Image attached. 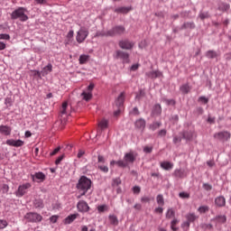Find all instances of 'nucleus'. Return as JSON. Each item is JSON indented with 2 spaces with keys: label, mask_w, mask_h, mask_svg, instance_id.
<instances>
[{
  "label": "nucleus",
  "mask_w": 231,
  "mask_h": 231,
  "mask_svg": "<svg viewBox=\"0 0 231 231\" xmlns=\"http://www.w3.org/2000/svg\"><path fill=\"white\" fill-rule=\"evenodd\" d=\"M109 121L106 119H102L98 124V127H100V129H107Z\"/></svg>",
  "instance_id": "obj_36"
},
{
  "label": "nucleus",
  "mask_w": 231,
  "mask_h": 231,
  "mask_svg": "<svg viewBox=\"0 0 231 231\" xmlns=\"http://www.w3.org/2000/svg\"><path fill=\"white\" fill-rule=\"evenodd\" d=\"M97 211L99 212V214H102L104 212H107V210H109V207L106 204L103 205H99L97 206Z\"/></svg>",
  "instance_id": "obj_35"
},
{
  "label": "nucleus",
  "mask_w": 231,
  "mask_h": 231,
  "mask_svg": "<svg viewBox=\"0 0 231 231\" xmlns=\"http://www.w3.org/2000/svg\"><path fill=\"white\" fill-rule=\"evenodd\" d=\"M215 205L217 207H225L226 205V199L223 196L217 197L215 199Z\"/></svg>",
  "instance_id": "obj_20"
},
{
  "label": "nucleus",
  "mask_w": 231,
  "mask_h": 231,
  "mask_svg": "<svg viewBox=\"0 0 231 231\" xmlns=\"http://www.w3.org/2000/svg\"><path fill=\"white\" fill-rule=\"evenodd\" d=\"M120 183H122V180H120V179L117 178V179L113 180L112 185H113V187H118V185H120Z\"/></svg>",
  "instance_id": "obj_52"
},
{
  "label": "nucleus",
  "mask_w": 231,
  "mask_h": 231,
  "mask_svg": "<svg viewBox=\"0 0 231 231\" xmlns=\"http://www.w3.org/2000/svg\"><path fill=\"white\" fill-rule=\"evenodd\" d=\"M131 11L129 7H118L115 9L116 14H128Z\"/></svg>",
  "instance_id": "obj_29"
},
{
  "label": "nucleus",
  "mask_w": 231,
  "mask_h": 231,
  "mask_svg": "<svg viewBox=\"0 0 231 231\" xmlns=\"http://www.w3.org/2000/svg\"><path fill=\"white\" fill-rule=\"evenodd\" d=\"M59 151H60V147L55 148V149L51 152V156H55V154H57V152H59Z\"/></svg>",
  "instance_id": "obj_63"
},
{
  "label": "nucleus",
  "mask_w": 231,
  "mask_h": 231,
  "mask_svg": "<svg viewBox=\"0 0 231 231\" xmlns=\"http://www.w3.org/2000/svg\"><path fill=\"white\" fill-rule=\"evenodd\" d=\"M119 47L122 50H133L134 47V42L129 40H122L119 42Z\"/></svg>",
  "instance_id": "obj_10"
},
{
  "label": "nucleus",
  "mask_w": 231,
  "mask_h": 231,
  "mask_svg": "<svg viewBox=\"0 0 231 231\" xmlns=\"http://www.w3.org/2000/svg\"><path fill=\"white\" fill-rule=\"evenodd\" d=\"M24 219H26L28 223H41V221H42V216L35 212H29L24 216Z\"/></svg>",
  "instance_id": "obj_6"
},
{
  "label": "nucleus",
  "mask_w": 231,
  "mask_h": 231,
  "mask_svg": "<svg viewBox=\"0 0 231 231\" xmlns=\"http://www.w3.org/2000/svg\"><path fill=\"white\" fill-rule=\"evenodd\" d=\"M166 135H167V130L165 129H162L158 133V136H160L161 138H163V136H166Z\"/></svg>",
  "instance_id": "obj_54"
},
{
  "label": "nucleus",
  "mask_w": 231,
  "mask_h": 231,
  "mask_svg": "<svg viewBox=\"0 0 231 231\" xmlns=\"http://www.w3.org/2000/svg\"><path fill=\"white\" fill-rule=\"evenodd\" d=\"M179 198H181V199H189V198H190V193L182 191L179 193Z\"/></svg>",
  "instance_id": "obj_45"
},
{
  "label": "nucleus",
  "mask_w": 231,
  "mask_h": 231,
  "mask_svg": "<svg viewBox=\"0 0 231 231\" xmlns=\"http://www.w3.org/2000/svg\"><path fill=\"white\" fill-rule=\"evenodd\" d=\"M156 201L160 207H163V205H165V200L163 199V195H158L156 198Z\"/></svg>",
  "instance_id": "obj_40"
},
{
  "label": "nucleus",
  "mask_w": 231,
  "mask_h": 231,
  "mask_svg": "<svg viewBox=\"0 0 231 231\" xmlns=\"http://www.w3.org/2000/svg\"><path fill=\"white\" fill-rule=\"evenodd\" d=\"M0 41H10V34L0 33Z\"/></svg>",
  "instance_id": "obj_48"
},
{
  "label": "nucleus",
  "mask_w": 231,
  "mask_h": 231,
  "mask_svg": "<svg viewBox=\"0 0 231 231\" xmlns=\"http://www.w3.org/2000/svg\"><path fill=\"white\" fill-rule=\"evenodd\" d=\"M108 33H109V31L108 32L98 31L96 32L95 37H107V35H109Z\"/></svg>",
  "instance_id": "obj_42"
},
{
  "label": "nucleus",
  "mask_w": 231,
  "mask_h": 231,
  "mask_svg": "<svg viewBox=\"0 0 231 231\" xmlns=\"http://www.w3.org/2000/svg\"><path fill=\"white\" fill-rule=\"evenodd\" d=\"M143 152L146 154H151V152H152V146H144Z\"/></svg>",
  "instance_id": "obj_49"
},
{
  "label": "nucleus",
  "mask_w": 231,
  "mask_h": 231,
  "mask_svg": "<svg viewBox=\"0 0 231 231\" xmlns=\"http://www.w3.org/2000/svg\"><path fill=\"white\" fill-rule=\"evenodd\" d=\"M152 115H162V106L155 105L152 110Z\"/></svg>",
  "instance_id": "obj_39"
},
{
  "label": "nucleus",
  "mask_w": 231,
  "mask_h": 231,
  "mask_svg": "<svg viewBox=\"0 0 231 231\" xmlns=\"http://www.w3.org/2000/svg\"><path fill=\"white\" fill-rule=\"evenodd\" d=\"M32 187V184H30V182L22 184L18 187L17 191L15 192V195L17 196V198H23V196L24 194H26V191L28 190V189H30Z\"/></svg>",
  "instance_id": "obj_7"
},
{
  "label": "nucleus",
  "mask_w": 231,
  "mask_h": 231,
  "mask_svg": "<svg viewBox=\"0 0 231 231\" xmlns=\"http://www.w3.org/2000/svg\"><path fill=\"white\" fill-rule=\"evenodd\" d=\"M213 138H215L217 142H221L222 143H225L226 142H230L231 134L229 131L223 130V131L215 133L213 135Z\"/></svg>",
  "instance_id": "obj_4"
},
{
  "label": "nucleus",
  "mask_w": 231,
  "mask_h": 231,
  "mask_svg": "<svg viewBox=\"0 0 231 231\" xmlns=\"http://www.w3.org/2000/svg\"><path fill=\"white\" fill-rule=\"evenodd\" d=\"M174 178H179L180 180H183V178H187V171L183 169H176L173 171Z\"/></svg>",
  "instance_id": "obj_14"
},
{
  "label": "nucleus",
  "mask_w": 231,
  "mask_h": 231,
  "mask_svg": "<svg viewBox=\"0 0 231 231\" xmlns=\"http://www.w3.org/2000/svg\"><path fill=\"white\" fill-rule=\"evenodd\" d=\"M77 208L79 212H82V213L89 212V205H88V202L84 200H79L78 202Z\"/></svg>",
  "instance_id": "obj_11"
},
{
  "label": "nucleus",
  "mask_w": 231,
  "mask_h": 231,
  "mask_svg": "<svg viewBox=\"0 0 231 231\" xmlns=\"http://www.w3.org/2000/svg\"><path fill=\"white\" fill-rule=\"evenodd\" d=\"M132 115H135L136 116H138V115H140V111L138 110V107H134L133 110L131 111Z\"/></svg>",
  "instance_id": "obj_59"
},
{
  "label": "nucleus",
  "mask_w": 231,
  "mask_h": 231,
  "mask_svg": "<svg viewBox=\"0 0 231 231\" xmlns=\"http://www.w3.org/2000/svg\"><path fill=\"white\" fill-rule=\"evenodd\" d=\"M122 113V107H117V110L114 112V116H118Z\"/></svg>",
  "instance_id": "obj_64"
},
{
  "label": "nucleus",
  "mask_w": 231,
  "mask_h": 231,
  "mask_svg": "<svg viewBox=\"0 0 231 231\" xmlns=\"http://www.w3.org/2000/svg\"><path fill=\"white\" fill-rule=\"evenodd\" d=\"M197 218H198V217H196V214H194V213H189L188 215H186V219L189 223H194Z\"/></svg>",
  "instance_id": "obj_32"
},
{
  "label": "nucleus",
  "mask_w": 231,
  "mask_h": 231,
  "mask_svg": "<svg viewBox=\"0 0 231 231\" xmlns=\"http://www.w3.org/2000/svg\"><path fill=\"white\" fill-rule=\"evenodd\" d=\"M77 217H79V213L69 215L64 219V225H71V223H73V221H75V219H77Z\"/></svg>",
  "instance_id": "obj_19"
},
{
  "label": "nucleus",
  "mask_w": 231,
  "mask_h": 231,
  "mask_svg": "<svg viewBox=\"0 0 231 231\" xmlns=\"http://www.w3.org/2000/svg\"><path fill=\"white\" fill-rule=\"evenodd\" d=\"M176 216V212H174V209L172 208H168L166 212V218L171 219V217H174Z\"/></svg>",
  "instance_id": "obj_37"
},
{
  "label": "nucleus",
  "mask_w": 231,
  "mask_h": 231,
  "mask_svg": "<svg viewBox=\"0 0 231 231\" xmlns=\"http://www.w3.org/2000/svg\"><path fill=\"white\" fill-rule=\"evenodd\" d=\"M161 169H163V171H171V169L174 168V163L169 162V161H164L160 163Z\"/></svg>",
  "instance_id": "obj_16"
},
{
  "label": "nucleus",
  "mask_w": 231,
  "mask_h": 231,
  "mask_svg": "<svg viewBox=\"0 0 231 231\" xmlns=\"http://www.w3.org/2000/svg\"><path fill=\"white\" fill-rule=\"evenodd\" d=\"M125 100V92H122L116 99V107H123Z\"/></svg>",
  "instance_id": "obj_17"
},
{
  "label": "nucleus",
  "mask_w": 231,
  "mask_h": 231,
  "mask_svg": "<svg viewBox=\"0 0 231 231\" xmlns=\"http://www.w3.org/2000/svg\"><path fill=\"white\" fill-rule=\"evenodd\" d=\"M199 17L201 19V21H205V19H208V17H210V14L208 12H200Z\"/></svg>",
  "instance_id": "obj_43"
},
{
  "label": "nucleus",
  "mask_w": 231,
  "mask_h": 231,
  "mask_svg": "<svg viewBox=\"0 0 231 231\" xmlns=\"http://www.w3.org/2000/svg\"><path fill=\"white\" fill-rule=\"evenodd\" d=\"M82 100H85L86 102H89L93 98V93L87 92L86 90H83V92L80 95Z\"/></svg>",
  "instance_id": "obj_21"
},
{
  "label": "nucleus",
  "mask_w": 231,
  "mask_h": 231,
  "mask_svg": "<svg viewBox=\"0 0 231 231\" xmlns=\"http://www.w3.org/2000/svg\"><path fill=\"white\" fill-rule=\"evenodd\" d=\"M199 102H202V104H208V98L205 96H201L199 97Z\"/></svg>",
  "instance_id": "obj_51"
},
{
  "label": "nucleus",
  "mask_w": 231,
  "mask_h": 231,
  "mask_svg": "<svg viewBox=\"0 0 231 231\" xmlns=\"http://www.w3.org/2000/svg\"><path fill=\"white\" fill-rule=\"evenodd\" d=\"M89 35V31L86 29V27H80V29L77 32L76 41L79 44L84 42L88 36Z\"/></svg>",
  "instance_id": "obj_5"
},
{
  "label": "nucleus",
  "mask_w": 231,
  "mask_h": 231,
  "mask_svg": "<svg viewBox=\"0 0 231 231\" xmlns=\"http://www.w3.org/2000/svg\"><path fill=\"white\" fill-rule=\"evenodd\" d=\"M160 127H162V122H154L150 125L149 129H151V131H156V129H160Z\"/></svg>",
  "instance_id": "obj_34"
},
{
  "label": "nucleus",
  "mask_w": 231,
  "mask_h": 231,
  "mask_svg": "<svg viewBox=\"0 0 231 231\" xmlns=\"http://www.w3.org/2000/svg\"><path fill=\"white\" fill-rule=\"evenodd\" d=\"M213 221L218 223V225H223L226 223V216L225 215H218L213 218Z\"/></svg>",
  "instance_id": "obj_23"
},
{
  "label": "nucleus",
  "mask_w": 231,
  "mask_h": 231,
  "mask_svg": "<svg viewBox=\"0 0 231 231\" xmlns=\"http://www.w3.org/2000/svg\"><path fill=\"white\" fill-rule=\"evenodd\" d=\"M116 59H120L123 62H129V53L124 51H116Z\"/></svg>",
  "instance_id": "obj_12"
},
{
  "label": "nucleus",
  "mask_w": 231,
  "mask_h": 231,
  "mask_svg": "<svg viewBox=\"0 0 231 231\" xmlns=\"http://www.w3.org/2000/svg\"><path fill=\"white\" fill-rule=\"evenodd\" d=\"M182 138L184 140H188V141L192 140V138H194V132H192V131L183 132L182 133Z\"/></svg>",
  "instance_id": "obj_26"
},
{
  "label": "nucleus",
  "mask_w": 231,
  "mask_h": 231,
  "mask_svg": "<svg viewBox=\"0 0 231 231\" xmlns=\"http://www.w3.org/2000/svg\"><path fill=\"white\" fill-rule=\"evenodd\" d=\"M141 190H142V189L140 188V186H134L133 188L134 194H140Z\"/></svg>",
  "instance_id": "obj_56"
},
{
  "label": "nucleus",
  "mask_w": 231,
  "mask_h": 231,
  "mask_svg": "<svg viewBox=\"0 0 231 231\" xmlns=\"http://www.w3.org/2000/svg\"><path fill=\"white\" fill-rule=\"evenodd\" d=\"M6 145H10L11 147H23V145H24V142L20 139L18 140L8 139L6 141Z\"/></svg>",
  "instance_id": "obj_13"
},
{
  "label": "nucleus",
  "mask_w": 231,
  "mask_h": 231,
  "mask_svg": "<svg viewBox=\"0 0 231 231\" xmlns=\"http://www.w3.org/2000/svg\"><path fill=\"white\" fill-rule=\"evenodd\" d=\"M53 71V65L51 63H49L47 66H45L42 70V77H46L49 73H51Z\"/></svg>",
  "instance_id": "obj_22"
},
{
  "label": "nucleus",
  "mask_w": 231,
  "mask_h": 231,
  "mask_svg": "<svg viewBox=\"0 0 231 231\" xmlns=\"http://www.w3.org/2000/svg\"><path fill=\"white\" fill-rule=\"evenodd\" d=\"M208 210H209L208 206H200L198 208V212H199V214H205L206 212H208Z\"/></svg>",
  "instance_id": "obj_44"
},
{
  "label": "nucleus",
  "mask_w": 231,
  "mask_h": 231,
  "mask_svg": "<svg viewBox=\"0 0 231 231\" xmlns=\"http://www.w3.org/2000/svg\"><path fill=\"white\" fill-rule=\"evenodd\" d=\"M10 190V187L7 184H3L2 186V192L5 194Z\"/></svg>",
  "instance_id": "obj_57"
},
{
  "label": "nucleus",
  "mask_w": 231,
  "mask_h": 231,
  "mask_svg": "<svg viewBox=\"0 0 231 231\" xmlns=\"http://www.w3.org/2000/svg\"><path fill=\"white\" fill-rule=\"evenodd\" d=\"M217 56H218V54L216 51H208L206 52V57L208 59H216Z\"/></svg>",
  "instance_id": "obj_30"
},
{
  "label": "nucleus",
  "mask_w": 231,
  "mask_h": 231,
  "mask_svg": "<svg viewBox=\"0 0 231 231\" xmlns=\"http://www.w3.org/2000/svg\"><path fill=\"white\" fill-rule=\"evenodd\" d=\"M194 30L196 28V24L193 22H187L184 23L181 26V30H187V29Z\"/></svg>",
  "instance_id": "obj_25"
},
{
  "label": "nucleus",
  "mask_w": 231,
  "mask_h": 231,
  "mask_svg": "<svg viewBox=\"0 0 231 231\" xmlns=\"http://www.w3.org/2000/svg\"><path fill=\"white\" fill-rule=\"evenodd\" d=\"M180 91H181V93H183L184 95H187L189 91H190V86H189V84H184L180 86Z\"/></svg>",
  "instance_id": "obj_33"
},
{
  "label": "nucleus",
  "mask_w": 231,
  "mask_h": 231,
  "mask_svg": "<svg viewBox=\"0 0 231 231\" xmlns=\"http://www.w3.org/2000/svg\"><path fill=\"white\" fill-rule=\"evenodd\" d=\"M190 226V222L189 220L182 223V228H189Z\"/></svg>",
  "instance_id": "obj_60"
},
{
  "label": "nucleus",
  "mask_w": 231,
  "mask_h": 231,
  "mask_svg": "<svg viewBox=\"0 0 231 231\" xmlns=\"http://www.w3.org/2000/svg\"><path fill=\"white\" fill-rule=\"evenodd\" d=\"M154 212H156V214H163V208H161V207L156 208L154 209Z\"/></svg>",
  "instance_id": "obj_61"
},
{
  "label": "nucleus",
  "mask_w": 231,
  "mask_h": 231,
  "mask_svg": "<svg viewBox=\"0 0 231 231\" xmlns=\"http://www.w3.org/2000/svg\"><path fill=\"white\" fill-rule=\"evenodd\" d=\"M89 61V55L81 54L79 59V64H87Z\"/></svg>",
  "instance_id": "obj_27"
},
{
  "label": "nucleus",
  "mask_w": 231,
  "mask_h": 231,
  "mask_svg": "<svg viewBox=\"0 0 231 231\" xmlns=\"http://www.w3.org/2000/svg\"><path fill=\"white\" fill-rule=\"evenodd\" d=\"M34 208H44V202L41 199H37L33 201Z\"/></svg>",
  "instance_id": "obj_28"
},
{
  "label": "nucleus",
  "mask_w": 231,
  "mask_h": 231,
  "mask_svg": "<svg viewBox=\"0 0 231 231\" xmlns=\"http://www.w3.org/2000/svg\"><path fill=\"white\" fill-rule=\"evenodd\" d=\"M134 125L137 129H142V130L145 129V119L143 118L137 119L135 121Z\"/></svg>",
  "instance_id": "obj_24"
},
{
  "label": "nucleus",
  "mask_w": 231,
  "mask_h": 231,
  "mask_svg": "<svg viewBox=\"0 0 231 231\" xmlns=\"http://www.w3.org/2000/svg\"><path fill=\"white\" fill-rule=\"evenodd\" d=\"M125 32V28L122 25L116 26L108 31V36L113 37L114 35H122Z\"/></svg>",
  "instance_id": "obj_9"
},
{
  "label": "nucleus",
  "mask_w": 231,
  "mask_h": 231,
  "mask_svg": "<svg viewBox=\"0 0 231 231\" xmlns=\"http://www.w3.org/2000/svg\"><path fill=\"white\" fill-rule=\"evenodd\" d=\"M92 183L93 182L88 177H86V176L80 177V179L79 180V181L76 185V188L79 192V195L77 196L78 199H80V198H82V196H86V193L88 190H91Z\"/></svg>",
  "instance_id": "obj_1"
},
{
  "label": "nucleus",
  "mask_w": 231,
  "mask_h": 231,
  "mask_svg": "<svg viewBox=\"0 0 231 231\" xmlns=\"http://www.w3.org/2000/svg\"><path fill=\"white\" fill-rule=\"evenodd\" d=\"M202 187H203V189H204L205 190H212V185H210V184H208V183H204V184L202 185Z\"/></svg>",
  "instance_id": "obj_58"
},
{
  "label": "nucleus",
  "mask_w": 231,
  "mask_h": 231,
  "mask_svg": "<svg viewBox=\"0 0 231 231\" xmlns=\"http://www.w3.org/2000/svg\"><path fill=\"white\" fill-rule=\"evenodd\" d=\"M0 134L10 136L12 134V127L5 125H0Z\"/></svg>",
  "instance_id": "obj_15"
},
{
  "label": "nucleus",
  "mask_w": 231,
  "mask_h": 231,
  "mask_svg": "<svg viewBox=\"0 0 231 231\" xmlns=\"http://www.w3.org/2000/svg\"><path fill=\"white\" fill-rule=\"evenodd\" d=\"M93 89H95V84L90 83L85 91L88 93H93Z\"/></svg>",
  "instance_id": "obj_50"
},
{
  "label": "nucleus",
  "mask_w": 231,
  "mask_h": 231,
  "mask_svg": "<svg viewBox=\"0 0 231 231\" xmlns=\"http://www.w3.org/2000/svg\"><path fill=\"white\" fill-rule=\"evenodd\" d=\"M163 74L159 70H152L149 72H146V77L148 79H160Z\"/></svg>",
  "instance_id": "obj_18"
},
{
  "label": "nucleus",
  "mask_w": 231,
  "mask_h": 231,
  "mask_svg": "<svg viewBox=\"0 0 231 231\" xmlns=\"http://www.w3.org/2000/svg\"><path fill=\"white\" fill-rule=\"evenodd\" d=\"M11 19L15 21L19 19L22 23H25L28 21V16L26 15V8L24 7H18L11 14Z\"/></svg>",
  "instance_id": "obj_3"
},
{
  "label": "nucleus",
  "mask_w": 231,
  "mask_h": 231,
  "mask_svg": "<svg viewBox=\"0 0 231 231\" xmlns=\"http://www.w3.org/2000/svg\"><path fill=\"white\" fill-rule=\"evenodd\" d=\"M97 169H99L101 172H105V173L109 172V168H107V165L106 164H97Z\"/></svg>",
  "instance_id": "obj_41"
},
{
  "label": "nucleus",
  "mask_w": 231,
  "mask_h": 231,
  "mask_svg": "<svg viewBox=\"0 0 231 231\" xmlns=\"http://www.w3.org/2000/svg\"><path fill=\"white\" fill-rule=\"evenodd\" d=\"M7 226H8V222L6 220L0 219V230H3Z\"/></svg>",
  "instance_id": "obj_47"
},
{
  "label": "nucleus",
  "mask_w": 231,
  "mask_h": 231,
  "mask_svg": "<svg viewBox=\"0 0 231 231\" xmlns=\"http://www.w3.org/2000/svg\"><path fill=\"white\" fill-rule=\"evenodd\" d=\"M31 71L33 73L34 77H37L38 79H42V72L39 70H31Z\"/></svg>",
  "instance_id": "obj_53"
},
{
  "label": "nucleus",
  "mask_w": 231,
  "mask_h": 231,
  "mask_svg": "<svg viewBox=\"0 0 231 231\" xmlns=\"http://www.w3.org/2000/svg\"><path fill=\"white\" fill-rule=\"evenodd\" d=\"M59 220V216H57V215H53V216H51V217H50V221H51V223H57V221Z\"/></svg>",
  "instance_id": "obj_55"
},
{
  "label": "nucleus",
  "mask_w": 231,
  "mask_h": 231,
  "mask_svg": "<svg viewBox=\"0 0 231 231\" xmlns=\"http://www.w3.org/2000/svg\"><path fill=\"white\" fill-rule=\"evenodd\" d=\"M32 181L36 183H43L46 180V174L42 171L35 172L34 174L31 175Z\"/></svg>",
  "instance_id": "obj_8"
},
{
  "label": "nucleus",
  "mask_w": 231,
  "mask_h": 231,
  "mask_svg": "<svg viewBox=\"0 0 231 231\" xmlns=\"http://www.w3.org/2000/svg\"><path fill=\"white\" fill-rule=\"evenodd\" d=\"M108 219L111 223V225H114V226H118V217L115 215H109Z\"/></svg>",
  "instance_id": "obj_31"
},
{
  "label": "nucleus",
  "mask_w": 231,
  "mask_h": 231,
  "mask_svg": "<svg viewBox=\"0 0 231 231\" xmlns=\"http://www.w3.org/2000/svg\"><path fill=\"white\" fill-rule=\"evenodd\" d=\"M180 142H181V137L180 136L173 137V143H180Z\"/></svg>",
  "instance_id": "obj_62"
},
{
  "label": "nucleus",
  "mask_w": 231,
  "mask_h": 231,
  "mask_svg": "<svg viewBox=\"0 0 231 231\" xmlns=\"http://www.w3.org/2000/svg\"><path fill=\"white\" fill-rule=\"evenodd\" d=\"M60 114H61V116L64 115H68V102H64L62 104Z\"/></svg>",
  "instance_id": "obj_38"
},
{
  "label": "nucleus",
  "mask_w": 231,
  "mask_h": 231,
  "mask_svg": "<svg viewBox=\"0 0 231 231\" xmlns=\"http://www.w3.org/2000/svg\"><path fill=\"white\" fill-rule=\"evenodd\" d=\"M136 160V154L133 152H127L125 154L123 160H119L116 162V165L119 167H128L129 164L134 163V161Z\"/></svg>",
  "instance_id": "obj_2"
},
{
  "label": "nucleus",
  "mask_w": 231,
  "mask_h": 231,
  "mask_svg": "<svg viewBox=\"0 0 231 231\" xmlns=\"http://www.w3.org/2000/svg\"><path fill=\"white\" fill-rule=\"evenodd\" d=\"M106 164V159L102 155L97 156V165Z\"/></svg>",
  "instance_id": "obj_46"
}]
</instances>
